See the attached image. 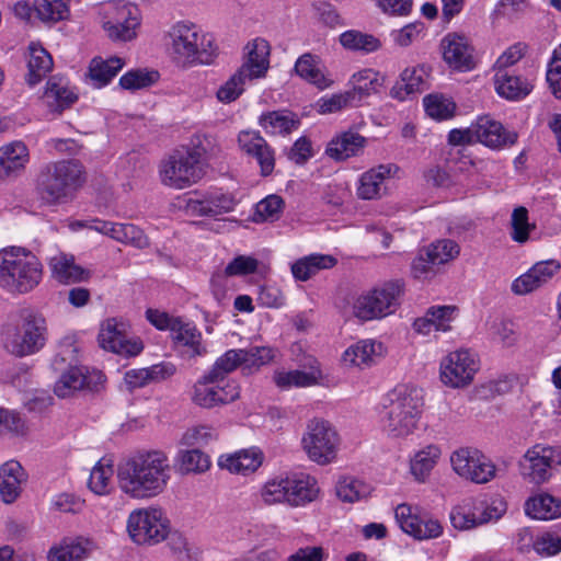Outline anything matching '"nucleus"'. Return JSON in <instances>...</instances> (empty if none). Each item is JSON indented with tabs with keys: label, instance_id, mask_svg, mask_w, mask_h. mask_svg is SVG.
I'll use <instances>...</instances> for the list:
<instances>
[{
	"label": "nucleus",
	"instance_id": "nucleus-1",
	"mask_svg": "<svg viewBox=\"0 0 561 561\" xmlns=\"http://www.w3.org/2000/svg\"><path fill=\"white\" fill-rule=\"evenodd\" d=\"M171 478V460L162 449H139L117 466L119 489L135 500H149L164 493Z\"/></svg>",
	"mask_w": 561,
	"mask_h": 561
},
{
	"label": "nucleus",
	"instance_id": "nucleus-2",
	"mask_svg": "<svg viewBox=\"0 0 561 561\" xmlns=\"http://www.w3.org/2000/svg\"><path fill=\"white\" fill-rule=\"evenodd\" d=\"M424 405L421 390L401 385L389 391L381 411L382 430L393 438H404L417 428Z\"/></svg>",
	"mask_w": 561,
	"mask_h": 561
},
{
	"label": "nucleus",
	"instance_id": "nucleus-3",
	"mask_svg": "<svg viewBox=\"0 0 561 561\" xmlns=\"http://www.w3.org/2000/svg\"><path fill=\"white\" fill-rule=\"evenodd\" d=\"M41 260L27 248L7 247L0 250V288L11 295L33 291L43 280Z\"/></svg>",
	"mask_w": 561,
	"mask_h": 561
},
{
	"label": "nucleus",
	"instance_id": "nucleus-4",
	"mask_svg": "<svg viewBox=\"0 0 561 561\" xmlns=\"http://www.w3.org/2000/svg\"><path fill=\"white\" fill-rule=\"evenodd\" d=\"M170 50L173 59L184 66L210 65L217 56L211 34L187 22H178L170 28Z\"/></svg>",
	"mask_w": 561,
	"mask_h": 561
},
{
	"label": "nucleus",
	"instance_id": "nucleus-5",
	"mask_svg": "<svg viewBox=\"0 0 561 561\" xmlns=\"http://www.w3.org/2000/svg\"><path fill=\"white\" fill-rule=\"evenodd\" d=\"M319 493L317 480L309 474H279L262 484L257 497L267 506L287 504L300 507L316 501Z\"/></svg>",
	"mask_w": 561,
	"mask_h": 561
},
{
	"label": "nucleus",
	"instance_id": "nucleus-6",
	"mask_svg": "<svg viewBox=\"0 0 561 561\" xmlns=\"http://www.w3.org/2000/svg\"><path fill=\"white\" fill-rule=\"evenodd\" d=\"M19 322L8 324L3 330L4 348L16 357L39 352L46 344L48 330L46 319L33 308L18 311Z\"/></svg>",
	"mask_w": 561,
	"mask_h": 561
},
{
	"label": "nucleus",
	"instance_id": "nucleus-7",
	"mask_svg": "<svg viewBox=\"0 0 561 561\" xmlns=\"http://www.w3.org/2000/svg\"><path fill=\"white\" fill-rule=\"evenodd\" d=\"M206 174L202 151L182 148L172 151L159 164L161 183L173 190H183L199 182Z\"/></svg>",
	"mask_w": 561,
	"mask_h": 561
},
{
	"label": "nucleus",
	"instance_id": "nucleus-8",
	"mask_svg": "<svg viewBox=\"0 0 561 561\" xmlns=\"http://www.w3.org/2000/svg\"><path fill=\"white\" fill-rule=\"evenodd\" d=\"M83 181L81 165L62 160L44 168L38 178V190L46 203L59 204L72 197Z\"/></svg>",
	"mask_w": 561,
	"mask_h": 561
},
{
	"label": "nucleus",
	"instance_id": "nucleus-9",
	"mask_svg": "<svg viewBox=\"0 0 561 561\" xmlns=\"http://www.w3.org/2000/svg\"><path fill=\"white\" fill-rule=\"evenodd\" d=\"M403 293L400 280L386 282L359 295L353 302V314L362 321L382 319L396 312Z\"/></svg>",
	"mask_w": 561,
	"mask_h": 561
},
{
	"label": "nucleus",
	"instance_id": "nucleus-10",
	"mask_svg": "<svg viewBox=\"0 0 561 561\" xmlns=\"http://www.w3.org/2000/svg\"><path fill=\"white\" fill-rule=\"evenodd\" d=\"M126 529L134 543L153 546L167 539L170 522L160 507H141L129 513Z\"/></svg>",
	"mask_w": 561,
	"mask_h": 561
},
{
	"label": "nucleus",
	"instance_id": "nucleus-11",
	"mask_svg": "<svg viewBox=\"0 0 561 561\" xmlns=\"http://www.w3.org/2000/svg\"><path fill=\"white\" fill-rule=\"evenodd\" d=\"M561 466V447L535 444L518 461V471L524 481L541 485L550 481Z\"/></svg>",
	"mask_w": 561,
	"mask_h": 561
},
{
	"label": "nucleus",
	"instance_id": "nucleus-12",
	"mask_svg": "<svg viewBox=\"0 0 561 561\" xmlns=\"http://www.w3.org/2000/svg\"><path fill=\"white\" fill-rule=\"evenodd\" d=\"M301 446L311 461L318 465H328L336 458L340 437L330 422L314 419L307 425L301 438Z\"/></svg>",
	"mask_w": 561,
	"mask_h": 561
},
{
	"label": "nucleus",
	"instance_id": "nucleus-13",
	"mask_svg": "<svg viewBox=\"0 0 561 561\" xmlns=\"http://www.w3.org/2000/svg\"><path fill=\"white\" fill-rule=\"evenodd\" d=\"M101 24L113 41L129 42L136 38L140 25V13L136 5L113 1L102 7Z\"/></svg>",
	"mask_w": 561,
	"mask_h": 561
},
{
	"label": "nucleus",
	"instance_id": "nucleus-14",
	"mask_svg": "<svg viewBox=\"0 0 561 561\" xmlns=\"http://www.w3.org/2000/svg\"><path fill=\"white\" fill-rule=\"evenodd\" d=\"M479 368L478 355L468 348H459L442 358L439 378L449 388H465L473 381Z\"/></svg>",
	"mask_w": 561,
	"mask_h": 561
},
{
	"label": "nucleus",
	"instance_id": "nucleus-15",
	"mask_svg": "<svg viewBox=\"0 0 561 561\" xmlns=\"http://www.w3.org/2000/svg\"><path fill=\"white\" fill-rule=\"evenodd\" d=\"M453 471L461 479L482 484L496 474V466L480 450L472 447H459L449 457Z\"/></svg>",
	"mask_w": 561,
	"mask_h": 561
},
{
	"label": "nucleus",
	"instance_id": "nucleus-16",
	"mask_svg": "<svg viewBox=\"0 0 561 561\" xmlns=\"http://www.w3.org/2000/svg\"><path fill=\"white\" fill-rule=\"evenodd\" d=\"M239 397L240 386L237 381L222 382L206 371L194 383L191 399L201 408L213 409L232 403Z\"/></svg>",
	"mask_w": 561,
	"mask_h": 561
},
{
	"label": "nucleus",
	"instance_id": "nucleus-17",
	"mask_svg": "<svg viewBox=\"0 0 561 561\" xmlns=\"http://www.w3.org/2000/svg\"><path fill=\"white\" fill-rule=\"evenodd\" d=\"M128 328L122 319L104 320L98 336L100 346L122 356H137L142 352L144 344L139 337H129Z\"/></svg>",
	"mask_w": 561,
	"mask_h": 561
},
{
	"label": "nucleus",
	"instance_id": "nucleus-18",
	"mask_svg": "<svg viewBox=\"0 0 561 561\" xmlns=\"http://www.w3.org/2000/svg\"><path fill=\"white\" fill-rule=\"evenodd\" d=\"M237 199L230 193L216 191L204 194L201 198L185 199L184 211L188 216L216 217L234 209Z\"/></svg>",
	"mask_w": 561,
	"mask_h": 561
},
{
	"label": "nucleus",
	"instance_id": "nucleus-19",
	"mask_svg": "<svg viewBox=\"0 0 561 561\" xmlns=\"http://www.w3.org/2000/svg\"><path fill=\"white\" fill-rule=\"evenodd\" d=\"M560 270L561 263L558 260L539 261L513 280L511 290L519 296L530 294L549 283Z\"/></svg>",
	"mask_w": 561,
	"mask_h": 561
},
{
	"label": "nucleus",
	"instance_id": "nucleus-20",
	"mask_svg": "<svg viewBox=\"0 0 561 561\" xmlns=\"http://www.w3.org/2000/svg\"><path fill=\"white\" fill-rule=\"evenodd\" d=\"M440 49L449 67L459 71H469L474 68L473 47L466 36L448 33L440 42Z\"/></svg>",
	"mask_w": 561,
	"mask_h": 561
},
{
	"label": "nucleus",
	"instance_id": "nucleus-21",
	"mask_svg": "<svg viewBox=\"0 0 561 561\" xmlns=\"http://www.w3.org/2000/svg\"><path fill=\"white\" fill-rule=\"evenodd\" d=\"M242 151L255 158L263 176L270 175L275 168V153L267 141L257 131L243 130L238 136Z\"/></svg>",
	"mask_w": 561,
	"mask_h": 561
},
{
	"label": "nucleus",
	"instance_id": "nucleus-22",
	"mask_svg": "<svg viewBox=\"0 0 561 561\" xmlns=\"http://www.w3.org/2000/svg\"><path fill=\"white\" fill-rule=\"evenodd\" d=\"M383 345L373 339H365L350 345L342 354V364L347 368L366 369L383 355Z\"/></svg>",
	"mask_w": 561,
	"mask_h": 561
},
{
	"label": "nucleus",
	"instance_id": "nucleus-23",
	"mask_svg": "<svg viewBox=\"0 0 561 561\" xmlns=\"http://www.w3.org/2000/svg\"><path fill=\"white\" fill-rule=\"evenodd\" d=\"M264 454L257 447L240 449L231 454L220 455L217 465L232 474L250 476L263 463Z\"/></svg>",
	"mask_w": 561,
	"mask_h": 561
},
{
	"label": "nucleus",
	"instance_id": "nucleus-24",
	"mask_svg": "<svg viewBox=\"0 0 561 561\" xmlns=\"http://www.w3.org/2000/svg\"><path fill=\"white\" fill-rule=\"evenodd\" d=\"M244 50V61L238 69L250 80L264 78L270 68L271 47L268 42L256 37L245 45Z\"/></svg>",
	"mask_w": 561,
	"mask_h": 561
},
{
	"label": "nucleus",
	"instance_id": "nucleus-25",
	"mask_svg": "<svg viewBox=\"0 0 561 561\" xmlns=\"http://www.w3.org/2000/svg\"><path fill=\"white\" fill-rule=\"evenodd\" d=\"M474 139L492 149H501L514 145L517 140L515 131L506 130L503 125L489 116L479 117L473 124Z\"/></svg>",
	"mask_w": 561,
	"mask_h": 561
},
{
	"label": "nucleus",
	"instance_id": "nucleus-26",
	"mask_svg": "<svg viewBox=\"0 0 561 561\" xmlns=\"http://www.w3.org/2000/svg\"><path fill=\"white\" fill-rule=\"evenodd\" d=\"M51 277L64 285L87 282L91 272L76 263L71 253L58 252L48 260Z\"/></svg>",
	"mask_w": 561,
	"mask_h": 561
},
{
	"label": "nucleus",
	"instance_id": "nucleus-27",
	"mask_svg": "<svg viewBox=\"0 0 561 561\" xmlns=\"http://www.w3.org/2000/svg\"><path fill=\"white\" fill-rule=\"evenodd\" d=\"M27 482V473L16 460H8L0 466V500L4 504L14 503Z\"/></svg>",
	"mask_w": 561,
	"mask_h": 561
},
{
	"label": "nucleus",
	"instance_id": "nucleus-28",
	"mask_svg": "<svg viewBox=\"0 0 561 561\" xmlns=\"http://www.w3.org/2000/svg\"><path fill=\"white\" fill-rule=\"evenodd\" d=\"M399 167L394 163L379 164L364 172L357 185V196L360 199H376L382 196L383 182L397 175Z\"/></svg>",
	"mask_w": 561,
	"mask_h": 561
},
{
	"label": "nucleus",
	"instance_id": "nucleus-29",
	"mask_svg": "<svg viewBox=\"0 0 561 561\" xmlns=\"http://www.w3.org/2000/svg\"><path fill=\"white\" fill-rule=\"evenodd\" d=\"M455 306H433L423 317L415 319L413 329L419 334L428 335L432 332H447L456 318Z\"/></svg>",
	"mask_w": 561,
	"mask_h": 561
},
{
	"label": "nucleus",
	"instance_id": "nucleus-30",
	"mask_svg": "<svg viewBox=\"0 0 561 561\" xmlns=\"http://www.w3.org/2000/svg\"><path fill=\"white\" fill-rule=\"evenodd\" d=\"M95 549L94 542L85 537L64 538L50 547L47 561H82Z\"/></svg>",
	"mask_w": 561,
	"mask_h": 561
},
{
	"label": "nucleus",
	"instance_id": "nucleus-31",
	"mask_svg": "<svg viewBox=\"0 0 561 561\" xmlns=\"http://www.w3.org/2000/svg\"><path fill=\"white\" fill-rule=\"evenodd\" d=\"M294 70L298 77L320 90L330 88L333 80L327 75L321 58L311 53L302 54L295 62Z\"/></svg>",
	"mask_w": 561,
	"mask_h": 561
},
{
	"label": "nucleus",
	"instance_id": "nucleus-32",
	"mask_svg": "<svg viewBox=\"0 0 561 561\" xmlns=\"http://www.w3.org/2000/svg\"><path fill=\"white\" fill-rule=\"evenodd\" d=\"M385 81L386 77L379 71L371 68L360 69L352 75L350 79L352 89L348 92L355 103L359 105L363 100L379 93L385 85Z\"/></svg>",
	"mask_w": 561,
	"mask_h": 561
},
{
	"label": "nucleus",
	"instance_id": "nucleus-33",
	"mask_svg": "<svg viewBox=\"0 0 561 561\" xmlns=\"http://www.w3.org/2000/svg\"><path fill=\"white\" fill-rule=\"evenodd\" d=\"M30 161L28 148L23 141L0 147V179L20 174Z\"/></svg>",
	"mask_w": 561,
	"mask_h": 561
},
{
	"label": "nucleus",
	"instance_id": "nucleus-34",
	"mask_svg": "<svg viewBox=\"0 0 561 561\" xmlns=\"http://www.w3.org/2000/svg\"><path fill=\"white\" fill-rule=\"evenodd\" d=\"M442 454V447L437 444H428L415 451L409 466L414 480L421 483L427 481L440 460Z\"/></svg>",
	"mask_w": 561,
	"mask_h": 561
},
{
	"label": "nucleus",
	"instance_id": "nucleus-35",
	"mask_svg": "<svg viewBox=\"0 0 561 561\" xmlns=\"http://www.w3.org/2000/svg\"><path fill=\"white\" fill-rule=\"evenodd\" d=\"M365 145V137L358 133L345 131L328 144L325 153L336 161H343L359 154L364 150Z\"/></svg>",
	"mask_w": 561,
	"mask_h": 561
},
{
	"label": "nucleus",
	"instance_id": "nucleus-36",
	"mask_svg": "<svg viewBox=\"0 0 561 561\" xmlns=\"http://www.w3.org/2000/svg\"><path fill=\"white\" fill-rule=\"evenodd\" d=\"M337 260L330 254L313 253L298 259L291 264V274L295 279L306 282L322 270L335 266Z\"/></svg>",
	"mask_w": 561,
	"mask_h": 561
},
{
	"label": "nucleus",
	"instance_id": "nucleus-37",
	"mask_svg": "<svg viewBox=\"0 0 561 561\" xmlns=\"http://www.w3.org/2000/svg\"><path fill=\"white\" fill-rule=\"evenodd\" d=\"M124 66L125 60L119 57L103 59L98 56L90 61L87 77L94 88L100 89L107 85Z\"/></svg>",
	"mask_w": 561,
	"mask_h": 561
},
{
	"label": "nucleus",
	"instance_id": "nucleus-38",
	"mask_svg": "<svg viewBox=\"0 0 561 561\" xmlns=\"http://www.w3.org/2000/svg\"><path fill=\"white\" fill-rule=\"evenodd\" d=\"M494 84L496 92L507 100H519L527 96L533 84L510 70H496L494 75Z\"/></svg>",
	"mask_w": 561,
	"mask_h": 561
},
{
	"label": "nucleus",
	"instance_id": "nucleus-39",
	"mask_svg": "<svg viewBox=\"0 0 561 561\" xmlns=\"http://www.w3.org/2000/svg\"><path fill=\"white\" fill-rule=\"evenodd\" d=\"M525 513L540 520H550L561 517V499L549 493H539L525 502Z\"/></svg>",
	"mask_w": 561,
	"mask_h": 561
},
{
	"label": "nucleus",
	"instance_id": "nucleus-40",
	"mask_svg": "<svg viewBox=\"0 0 561 561\" xmlns=\"http://www.w3.org/2000/svg\"><path fill=\"white\" fill-rule=\"evenodd\" d=\"M173 323L171 334L178 345L186 347L191 356H199L205 353V347L202 343V333L197 330L195 324L190 321H184L182 318Z\"/></svg>",
	"mask_w": 561,
	"mask_h": 561
},
{
	"label": "nucleus",
	"instance_id": "nucleus-41",
	"mask_svg": "<svg viewBox=\"0 0 561 561\" xmlns=\"http://www.w3.org/2000/svg\"><path fill=\"white\" fill-rule=\"evenodd\" d=\"M260 125L271 135H286L298 129L300 121L288 111H273L261 115Z\"/></svg>",
	"mask_w": 561,
	"mask_h": 561
},
{
	"label": "nucleus",
	"instance_id": "nucleus-42",
	"mask_svg": "<svg viewBox=\"0 0 561 561\" xmlns=\"http://www.w3.org/2000/svg\"><path fill=\"white\" fill-rule=\"evenodd\" d=\"M28 73L26 81L30 85L38 83L53 68V58L41 45L32 43L28 47Z\"/></svg>",
	"mask_w": 561,
	"mask_h": 561
},
{
	"label": "nucleus",
	"instance_id": "nucleus-43",
	"mask_svg": "<svg viewBox=\"0 0 561 561\" xmlns=\"http://www.w3.org/2000/svg\"><path fill=\"white\" fill-rule=\"evenodd\" d=\"M176 463L182 474H202L210 469V457L198 448L179 450Z\"/></svg>",
	"mask_w": 561,
	"mask_h": 561
},
{
	"label": "nucleus",
	"instance_id": "nucleus-44",
	"mask_svg": "<svg viewBox=\"0 0 561 561\" xmlns=\"http://www.w3.org/2000/svg\"><path fill=\"white\" fill-rule=\"evenodd\" d=\"M339 42L342 47L347 50L365 54L374 53L381 47L379 38L358 30H348L343 32L339 37Z\"/></svg>",
	"mask_w": 561,
	"mask_h": 561
},
{
	"label": "nucleus",
	"instance_id": "nucleus-45",
	"mask_svg": "<svg viewBox=\"0 0 561 561\" xmlns=\"http://www.w3.org/2000/svg\"><path fill=\"white\" fill-rule=\"evenodd\" d=\"M37 19L46 24H55L69 16V0H34Z\"/></svg>",
	"mask_w": 561,
	"mask_h": 561
},
{
	"label": "nucleus",
	"instance_id": "nucleus-46",
	"mask_svg": "<svg viewBox=\"0 0 561 561\" xmlns=\"http://www.w3.org/2000/svg\"><path fill=\"white\" fill-rule=\"evenodd\" d=\"M241 370L244 375H250L259 370L262 366L271 363L275 357V351L266 346H255L248 350H238Z\"/></svg>",
	"mask_w": 561,
	"mask_h": 561
},
{
	"label": "nucleus",
	"instance_id": "nucleus-47",
	"mask_svg": "<svg viewBox=\"0 0 561 561\" xmlns=\"http://www.w3.org/2000/svg\"><path fill=\"white\" fill-rule=\"evenodd\" d=\"M44 98L49 106L62 111L77 101V95L61 80L51 79L47 82Z\"/></svg>",
	"mask_w": 561,
	"mask_h": 561
},
{
	"label": "nucleus",
	"instance_id": "nucleus-48",
	"mask_svg": "<svg viewBox=\"0 0 561 561\" xmlns=\"http://www.w3.org/2000/svg\"><path fill=\"white\" fill-rule=\"evenodd\" d=\"M113 473L112 463L100 460L91 470L88 482L90 490L98 495L107 494L112 486Z\"/></svg>",
	"mask_w": 561,
	"mask_h": 561
},
{
	"label": "nucleus",
	"instance_id": "nucleus-49",
	"mask_svg": "<svg viewBox=\"0 0 561 561\" xmlns=\"http://www.w3.org/2000/svg\"><path fill=\"white\" fill-rule=\"evenodd\" d=\"M318 378L319 374L302 370L276 371L273 377L274 382L280 389L310 387L318 382Z\"/></svg>",
	"mask_w": 561,
	"mask_h": 561
},
{
	"label": "nucleus",
	"instance_id": "nucleus-50",
	"mask_svg": "<svg viewBox=\"0 0 561 561\" xmlns=\"http://www.w3.org/2000/svg\"><path fill=\"white\" fill-rule=\"evenodd\" d=\"M536 228L535 224L529 222L528 210L524 206L514 208L511 216V238L517 243H526L529 234Z\"/></svg>",
	"mask_w": 561,
	"mask_h": 561
},
{
	"label": "nucleus",
	"instance_id": "nucleus-51",
	"mask_svg": "<svg viewBox=\"0 0 561 561\" xmlns=\"http://www.w3.org/2000/svg\"><path fill=\"white\" fill-rule=\"evenodd\" d=\"M460 248L454 240L444 239L433 242L425 249V255L432 264H445L459 255Z\"/></svg>",
	"mask_w": 561,
	"mask_h": 561
},
{
	"label": "nucleus",
	"instance_id": "nucleus-52",
	"mask_svg": "<svg viewBox=\"0 0 561 561\" xmlns=\"http://www.w3.org/2000/svg\"><path fill=\"white\" fill-rule=\"evenodd\" d=\"M159 73L154 70L133 69L119 78V85L124 90H139L152 85L157 82Z\"/></svg>",
	"mask_w": 561,
	"mask_h": 561
},
{
	"label": "nucleus",
	"instance_id": "nucleus-53",
	"mask_svg": "<svg viewBox=\"0 0 561 561\" xmlns=\"http://www.w3.org/2000/svg\"><path fill=\"white\" fill-rule=\"evenodd\" d=\"M239 355L238 350H228L215 360L207 373L222 382L228 381V375L233 373L237 368H241Z\"/></svg>",
	"mask_w": 561,
	"mask_h": 561
},
{
	"label": "nucleus",
	"instance_id": "nucleus-54",
	"mask_svg": "<svg viewBox=\"0 0 561 561\" xmlns=\"http://www.w3.org/2000/svg\"><path fill=\"white\" fill-rule=\"evenodd\" d=\"M251 81L239 69L217 90L216 96L222 103L236 101L244 91V85Z\"/></svg>",
	"mask_w": 561,
	"mask_h": 561
},
{
	"label": "nucleus",
	"instance_id": "nucleus-55",
	"mask_svg": "<svg viewBox=\"0 0 561 561\" xmlns=\"http://www.w3.org/2000/svg\"><path fill=\"white\" fill-rule=\"evenodd\" d=\"M218 439V433L215 427L210 425H197L187 428L182 437L181 445L187 447L207 446L209 443Z\"/></svg>",
	"mask_w": 561,
	"mask_h": 561
},
{
	"label": "nucleus",
	"instance_id": "nucleus-56",
	"mask_svg": "<svg viewBox=\"0 0 561 561\" xmlns=\"http://www.w3.org/2000/svg\"><path fill=\"white\" fill-rule=\"evenodd\" d=\"M85 383V377L77 367L69 368L55 383V393L60 398L69 397L80 390Z\"/></svg>",
	"mask_w": 561,
	"mask_h": 561
},
{
	"label": "nucleus",
	"instance_id": "nucleus-57",
	"mask_svg": "<svg viewBox=\"0 0 561 561\" xmlns=\"http://www.w3.org/2000/svg\"><path fill=\"white\" fill-rule=\"evenodd\" d=\"M424 107L428 116L442 121L454 115L455 103L444 95L430 94L424 98Z\"/></svg>",
	"mask_w": 561,
	"mask_h": 561
},
{
	"label": "nucleus",
	"instance_id": "nucleus-58",
	"mask_svg": "<svg viewBox=\"0 0 561 561\" xmlns=\"http://www.w3.org/2000/svg\"><path fill=\"white\" fill-rule=\"evenodd\" d=\"M396 519L400 528L412 537H425L426 530L422 533L416 524L420 523V516L413 508L408 504H399L394 511Z\"/></svg>",
	"mask_w": 561,
	"mask_h": 561
},
{
	"label": "nucleus",
	"instance_id": "nucleus-59",
	"mask_svg": "<svg viewBox=\"0 0 561 561\" xmlns=\"http://www.w3.org/2000/svg\"><path fill=\"white\" fill-rule=\"evenodd\" d=\"M366 493L367 486L356 479L344 478L341 479L336 485V495L343 502H356L364 497Z\"/></svg>",
	"mask_w": 561,
	"mask_h": 561
},
{
	"label": "nucleus",
	"instance_id": "nucleus-60",
	"mask_svg": "<svg viewBox=\"0 0 561 561\" xmlns=\"http://www.w3.org/2000/svg\"><path fill=\"white\" fill-rule=\"evenodd\" d=\"M284 202L279 196L270 195L256 205V221H273L279 217Z\"/></svg>",
	"mask_w": 561,
	"mask_h": 561
},
{
	"label": "nucleus",
	"instance_id": "nucleus-61",
	"mask_svg": "<svg viewBox=\"0 0 561 561\" xmlns=\"http://www.w3.org/2000/svg\"><path fill=\"white\" fill-rule=\"evenodd\" d=\"M348 106H357L348 90L343 93L323 96L318 102L321 114L334 113Z\"/></svg>",
	"mask_w": 561,
	"mask_h": 561
},
{
	"label": "nucleus",
	"instance_id": "nucleus-62",
	"mask_svg": "<svg viewBox=\"0 0 561 561\" xmlns=\"http://www.w3.org/2000/svg\"><path fill=\"white\" fill-rule=\"evenodd\" d=\"M259 267V261L249 255L236 256L225 268L226 276H244L253 274Z\"/></svg>",
	"mask_w": 561,
	"mask_h": 561
},
{
	"label": "nucleus",
	"instance_id": "nucleus-63",
	"mask_svg": "<svg viewBox=\"0 0 561 561\" xmlns=\"http://www.w3.org/2000/svg\"><path fill=\"white\" fill-rule=\"evenodd\" d=\"M83 506L84 501L70 493H59L51 500V508L60 513L78 514Z\"/></svg>",
	"mask_w": 561,
	"mask_h": 561
},
{
	"label": "nucleus",
	"instance_id": "nucleus-64",
	"mask_svg": "<svg viewBox=\"0 0 561 561\" xmlns=\"http://www.w3.org/2000/svg\"><path fill=\"white\" fill-rule=\"evenodd\" d=\"M121 243L136 249H146L149 247V238L139 227L133 224H123Z\"/></svg>",
	"mask_w": 561,
	"mask_h": 561
}]
</instances>
